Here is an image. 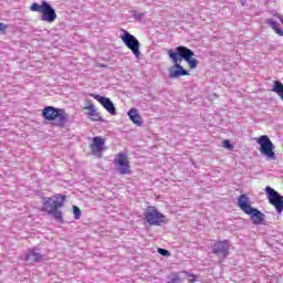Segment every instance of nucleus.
Segmentation results:
<instances>
[{
  "label": "nucleus",
  "instance_id": "obj_6",
  "mask_svg": "<svg viewBox=\"0 0 283 283\" xmlns=\"http://www.w3.org/2000/svg\"><path fill=\"white\" fill-rule=\"evenodd\" d=\"M144 218L150 227H163V224H167V217L153 206L148 207L144 212Z\"/></svg>",
  "mask_w": 283,
  "mask_h": 283
},
{
  "label": "nucleus",
  "instance_id": "obj_14",
  "mask_svg": "<svg viewBox=\"0 0 283 283\" xmlns=\"http://www.w3.org/2000/svg\"><path fill=\"white\" fill-rule=\"evenodd\" d=\"M93 98L95 101H98V103L111 114L112 116H116V107L114 106V103L108 97H103L101 95H93Z\"/></svg>",
  "mask_w": 283,
  "mask_h": 283
},
{
  "label": "nucleus",
  "instance_id": "obj_7",
  "mask_svg": "<svg viewBox=\"0 0 283 283\" xmlns=\"http://www.w3.org/2000/svg\"><path fill=\"white\" fill-rule=\"evenodd\" d=\"M258 145H260V154L265 156L268 160H275L277 157L275 155V145L271 142V138L266 135H262L256 138Z\"/></svg>",
  "mask_w": 283,
  "mask_h": 283
},
{
  "label": "nucleus",
  "instance_id": "obj_3",
  "mask_svg": "<svg viewBox=\"0 0 283 283\" xmlns=\"http://www.w3.org/2000/svg\"><path fill=\"white\" fill-rule=\"evenodd\" d=\"M238 207L243 211V213L250 216L253 224H262V222H264V213L251 207V199L245 193L239 196Z\"/></svg>",
  "mask_w": 283,
  "mask_h": 283
},
{
  "label": "nucleus",
  "instance_id": "obj_20",
  "mask_svg": "<svg viewBox=\"0 0 283 283\" xmlns=\"http://www.w3.org/2000/svg\"><path fill=\"white\" fill-rule=\"evenodd\" d=\"M223 147L224 149H229V151H233V146L231 145V142L229 139L223 140Z\"/></svg>",
  "mask_w": 283,
  "mask_h": 283
},
{
  "label": "nucleus",
  "instance_id": "obj_12",
  "mask_svg": "<svg viewBox=\"0 0 283 283\" xmlns=\"http://www.w3.org/2000/svg\"><path fill=\"white\" fill-rule=\"evenodd\" d=\"M83 112L85 116H87L88 120H92L93 123H103L105 119H103V115L101 112H98V108L94 104H88L87 106L83 107Z\"/></svg>",
  "mask_w": 283,
  "mask_h": 283
},
{
  "label": "nucleus",
  "instance_id": "obj_15",
  "mask_svg": "<svg viewBox=\"0 0 283 283\" xmlns=\"http://www.w3.org/2000/svg\"><path fill=\"white\" fill-rule=\"evenodd\" d=\"M43 258H45V255L39 253L36 248L30 250L25 255L27 262H41Z\"/></svg>",
  "mask_w": 283,
  "mask_h": 283
},
{
  "label": "nucleus",
  "instance_id": "obj_8",
  "mask_svg": "<svg viewBox=\"0 0 283 283\" xmlns=\"http://www.w3.org/2000/svg\"><path fill=\"white\" fill-rule=\"evenodd\" d=\"M122 32L123 34L119 36V39L123 41L124 45L130 50L136 59H140V41H138L125 29H122Z\"/></svg>",
  "mask_w": 283,
  "mask_h": 283
},
{
  "label": "nucleus",
  "instance_id": "obj_23",
  "mask_svg": "<svg viewBox=\"0 0 283 283\" xmlns=\"http://www.w3.org/2000/svg\"><path fill=\"white\" fill-rule=\"evenodd\" d=\"M6 30H8V24L0 22V32H2L3 34H6Z\"/></svg>",
  "mask_w": 283,
  "mask_h": 283
},
{
  "label": "nucleus",
  "instance_id": "obj_2",
  "mask_svg": "<svg viewBox=\"0 0 283 283\" xmlns=\"http://www.w3.org/2000/svg\"><path fill=\"white\" fill-rule=\"evenodd\" d=\"M67 197L65 195L56 193L52 197H45L42 201L41 211L53 216L55 220H63V212L60 209L65 205Z\"/></svg>",
  "mask_w": 283,
  "mask_h": 283
},
{
  "label": "nucleus",
  "instance_id": "obj_1",
  "mask_svg": "<svg viewBox=\"0 0 283 283\" xmlns=\"http://www.w3.org/2000/svg\"><path fill=\"white\" fill-rule=\"evenodd\" d=\"M167 54L169 59L172 61L174 66L169 72V76L171 78H179V76H189V73L180 65L184 61L188 63L190 70H196L198 67V61L193 57L195 53L191 51V49L187 46H177L174 50H168Z\"/></svg>",
  "mask_w": 283,
  "mask_h": 283
},
{
  "label": "nucleus",
  "instance_id": "obj_16",
  "mask_svg": "<svg viewBox=\"0 0 283 283\" xmlns=\"http://www.w3.org/2000/svg\"><path fill=\"white\" fill-rule=\"evenodd\" d=\"M128 116H129L130 120L135 125H137V127H143V117L140 116V114H138V109L130 108V111L128 112Z\"/></svg>",
  "mask_w": 283,
  "mask_h": 283
},
{
  "label": "nucleus",
  "instance_id": "obj_24",
  "mask_svg": "<svg viewBox=\"0 0 283 283\" xmlns=\"http://www.w3.org/2000/svg\"><path fill=\"white\" fill-rule=\"evenodd\" d=\"M168 283H182V280L180 277L176 276L171 280V282H168Z\"/></svg>",
  "mask_w": 283,
  "mask_h": 283
},
{
  "label": "nucleus",
  "instance_id": "obj_11",
  "mask_svg": "<svg viewBox=\"0 0 283 283\" xmlns=\"http://www.w3.org/2000/svg\"><path fill=\"white\" fill-rule=\"evenodd\" d=\"M105 143L106 139L101 136L93 137L90 145L92 156H96V158H103V151H105Z\"/></svg>",
  "mask_w": 283,
  "mask_h": 283
},
{
  "label": "nucleus",
  "instance_id": "obj_17",
  "mask_svg": "<svg viewBox=\"0 0 283 283\" xmlns=\"http://www.w3.org/2000/svg\"><path fill=\"white\" fill-rule=\"evenodd\" d=\"M265 23H268V25H271L272 30H274V32H276L279 36H283V30L280 28V24H277V22L268 19L265 20Z\"/></svg>",
  "mask_w": 283,
  "mask_h": 283
},
{
  "label": "nucleus",
  "instance_id": "obj_25",
  "mask_svg": "<svg viewBox=\"0 0 283 283\" xmlns=\"http://www.w3.org/2000/svg\"><path fill=\"white\" fill-rule=\"evenodd\" d=\"M272 14H273V17H276V18H277V15H280V13H277V11H273Z\"/></svg>",
  "mask_w": 283,
  "mask_h": 283
},
{
  "label": "nucleus",
  "instance_id": "obj_9",
  "mask_svg": "<svg viewBox=\"0 0 283 283\" xmlns=\"http://www.w3.org/2000/svg\"><path fill=\"white\" fill-rule=\"evenodd\" d=\"M113 163L116 171H118L120 176H129V174H132V165L129 164V158H127L125 153H118Z\"/></svg>",
  "mask_w": 283,
  "mask_h": 283
},
{
  "label": "nucleus",
  "instance_id": "obj_19",
  "mask_svg": "<svg viewBox=\"0 0 283 283\" xmlns=\"http://www.w3.org/2000/svg\"><path fill=\"white\" fill-rule=\"evenodd\" d=\"M73 214L75 220H81V208L73 206Z\"/></svg>",
  "mask_w": 283,
  "mask_h": 283
},
{
  "label": "nucleus",
  "instance_id": "obj_10",
  "mask_svg": "<svg viewBox=\"0 0 283 283\" xmlns=\"http://www.w3.org/2000/svg\"><path fill=\"white\" fill-rule=\"evenodd\" d=\"M265 193L270 205H272V207L275 208L277 213H282L283 211L282 195H280V192H277L275 189L271 188L270 186L265 187Z\"/></svg>",
  "mask_w": 283,
  "mask_h": 283
},
{
  "label": "nucleus",
  "instance_id": "obj_13",
  "mask_svg": "<svg viewBox=\"0 0 283 283\" xmlns=\"http://www.w3.org/2000/svg\"><path fill=\"white\" fill-rule=\"evenodd\" d=\"M231 249V243L229 240H217L212 245L213 255H222V258H227L229 255V250Z\"/></svg>",
  "mask_w": 283,
  "mask_h": 283
},
{
  "label": "nucleus",
  "instance_id": "obj_18",
  "mask_svg": "<svg viewBox=\"0 0 283 283\" xmlns=\"http://www.w3.org/2000/svg\"><path fill=\"white\" fill-rule=\"evenodd\" d=\"M272 92H275L280 98L283 101V84L280 81H274V86L272 88Z\"/></svg>",
  "mask_w": 283,
  "mask_h": 283
},
{
  "label": "nucleus",
  "instance_id": "obj_26",
  "mask_svg": "<svg viewBox=\"0 0 283 283\" xmlns=\"http://www.w3.org/2000/svg\"><path fill=\"white\" fill-rule=\"evenodd\" d=\"M277 19L281 21V23L283 24V15H277Z\"/></svg>",
  "mask_w": 283,
  "mask_h": 283
},
{
  "label": "nucleus",
  "instance_id": "obj_5",
  "mask_svg": "<svg viewBox=\"0 0 283 283\" xmlns=\"http://www.w3.org/2000/svg\"><path fill=\"white\" fill-rule=\"evenodd\" d=\"M31 12H39L42 14V21L46 23H54L56 21V11L46 1H42L41 4L34 2L30 7Z\"/></svg>",
  "mask_w": 283,
  "mask_h": 283
},
{
  "label": "nucleus",
  "instance_id": "obj_4",
  "mask_svg": "<svg viewBox=\"0 0 283 283\" xmlns=\"http://www.w3.org/2000/svg\"><path fill=\"white\" fill-rule=\"evenodd\" d=\"M42 116L44 120L48 123H54L57 127H65V123H67L70 115L65 113L63 108H56L54 106H45L42 109Z\"/></svg>",
  "mask_w": 283,
  "mask_h": 283
},
{
  "label": "nucleus",
  "instance_id": "obj_21",
  "mask_svg": "<svg viewBox=\"0 0 283 283\" xmlns=\"http://www.w3.org/2000/svg\"><path fill=\"white\" fill-rule=\"evenodd\" d=\"M158 253H159L160 255H164V256L171 255V253H170L168 250H165V249H163V248H159V249H158Z\"/></svg>",
  "mask_w": 283,
  "mask_h": 283
},
{
  "label": "nucleus",
  "instance_id": "obj_22",
  "mask_svg": "<svg viewBox=\"0 0 283 283\" xmlns=\"http://www.w3.org/2000/svg\"><path fill=\"white\" fill-rule=\"evenodd\" d=\"M185 273H186V276L188 277V281L190 283H195L196 282L197 277H196L195 274H190V273H187V272H185Z\"/></svg>",
  "mask_w": 283,
  "mask_h": 283
}]
</instances>
